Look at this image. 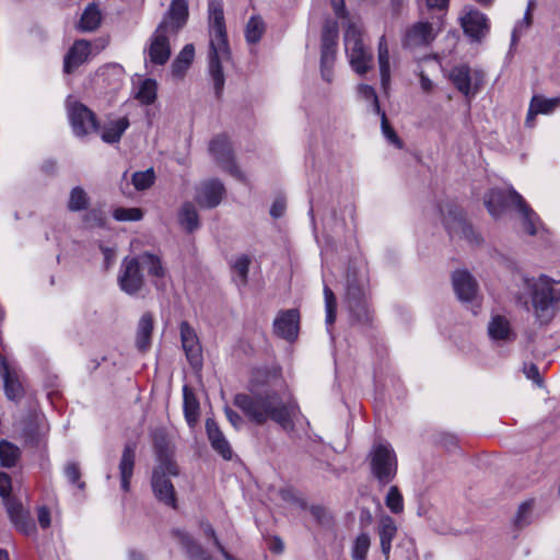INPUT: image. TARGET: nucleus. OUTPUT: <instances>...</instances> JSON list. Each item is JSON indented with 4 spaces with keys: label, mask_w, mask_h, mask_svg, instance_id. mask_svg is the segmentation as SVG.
<instances>
[{
    "label": "nucleus",
    "mask_w": 560,
    "mask_h": 560,
    "mask_svg": "<svg viewBox=\"0 0 560 560\" xmlns=\"http://www.w3.org/2000/svg\"><path fill=\"white\" fill-rule=\"evenodd\" d=\"M278 383L276 377L272 381L255 377L249 384V393L235 395L233 402L258 425L270 419L283 430L291 431L299 407L288 388Z\"/></svg>",
    "instance_id": "nucleus-1"
},
{
    "label": "nucleus",
    "mask_w": 560,
    "mask_h": 560,
    "mask_svg": "<svg viewBox=\"0 0 560 560\" xmlns=\"http://www.w3.org/2000/svg\"><path fill=\"white\" fill-rule=\"evenodd\" d=\"M186 0H172L171 5L143 49L145 67L164 66L171 57V38L186 24Z\"/></svg>",
    "instance_id": "nucleus-2"
},
{
    "label": "nucleus",
    "mask_w": 560,
    "mask_h": 560,
    "mask_svg": "<svg viewBox=\"0 0 560 560\" xmlns=\"http://www.w3.org/2000/svg\"><path fill=\"white\" fill-rule=\"evenodd\" d=\"M209 75L212 79L215 95L220 96L224 88L222 63L230 60L231 51L226 37L224 14L221 3H209Z\"/></svg>",
    "instance_id": "nucleus-3"
},
{
    "label": "nucleus",
    "mask_w": 560,
    "mask_h": 560,
    "mask_svg": "<svg viewBox=\"0 0 560 560\" xmlns=\"http://www.w3.org/2000/svg\"><path fill=\"white\" fill-rule=\"evenodd\" d=\"M515 299L526 311L533 307L537 319L546 323L553 315V305L560 300V293L546 276L522 277Z\"/></svg>",
    "instance_id": "nucleus-4"
},
{
    "label": "nucleus",
    "mask_w": 560,
    "mask_h": 560,
    "mask_svg": "<svg viewBox=\"0 0 560 560\" xmlns=\"http://www.w3.org/2000/svg\"><path fill=\"white\" fill-rule=\"evenodd\" d=\"M510 203L513 205L522 215L524 230L529 235L537 234L540 228V220L516 190L513 188L508 190L494 188L485 197V205L493 218L501 217Z\"/></svg>",
    "instance_id": "nucleus-5"
},
{
    "label": "nucleus",
    "mask_w": 560,
    "mask_h": 560,
    "mask_svg": "<svg viewBox=\"0 0 560 560\" xmlns=\"http://www.w3.org/2000/svg\"><path fill=\"white\" fill-rule=\"evenodd\" d=\"M370 466L373 477L380 485L386 486L397 474V456L388 443H375L370 451Z\"/></svg>",
    "instance_id": "nucleus-6"
},
{
    "label": "nucleus",
    "mask_w": 560,
    "mask_h": 560,
    "mask_svg": "<svg viewBox=\"0 0 560 560\" xmlns=\"http://www.w3.org/2000/svg\"><path fill=\"white\" fill-rule=\"evenodd\" d=\"M345 49L351 68L358 74H364L373 67V56L362 40V33L354 24L345 32Z\"/></svg>",
    "instance_id": "nucleus-7"
},
{
    "label": "nucleus",
    "mask_w": 560,
    "mask_h": 560,
    "mask_svg": "<svg viewBox=\"0 0 560 560\" xmlns=\"http://www.w3.org/2000/svg\"><path fill=\"white\" fill-rule=\"evenodd\" d=\"M443 214L444 225L452 238H463L470 244H477L480 242V237L474 231L472 226L464 219L462 211L454 205H447V214Z\"/></svg>",
    "instance_id": "nucleus-8"
},
{
    "label": "nucleus",
    "mask_w": 560,
    "mask_h": 560,
    "mask_svg": "<svg viewBox=\"0 0 560 560\" xmlns=\"http://www.w3.org/2000/svg\"><path fill=\"white\" fill-rule=\"evenodd\" d=\"M117 281L121 291L128 295H136L143 289L144 275L136 256L124 258Z\"/></svg>",
    "instance_id": "nucleus-9"
},
{
    "label": "nucleus",
    "mask_w": 560,
    "mask_h": 560,
    "mask_svg": "<svg viewBox=\"0 0 560 560\" xmlns=\"http://www.w3.org/2000/svg\"><path fill=\"white\" fill-rule=\"evenodd\" d=\"M338 28L335 22H327L322 34L320 72L325 81L332 80V68L336 59Z\"/></svg>",
    "instance_id": "nucleus-10"
},
{
    "label": "nucleus",
    "mask_w": 560,
    "mask_h": 560,
    "mask_svg": "<svg viewBox=\"0 0 560 560\" xmlns=\"http://www.w3.org/2000/svg\"><path fill=\"white\" fill-rule=\"evenodd\" d=\"M209 152L218 165L237 179H243V173L235 164L231 143L226 136L219 135L209 143Z\"/></svg>",
    "instance_id": "nucleus-11"
},
{
    "label": "nucleus",
    "mask_w": 560,
    "mask_h": 560,
    "mask_svg": "<svg viewBox=\"0 0 560 560\" xmlns=\"http://www.w3.org/2000/svg\"><path fill=\"white\" fill-rule=\"evenodd\" d=\"M448 77L455 88L467 98L474 97L482 83V73L479 70H471L467 65L452 68Z\"/></svg>",
    "instance_id": "nucleus-12"
},
{
    "label": "nucleus",
    "mask_w": 560,
    "mask_h": 560,
    "mask_svg": "<svg viewBox=\"0 0 560 560\" xmlns=\"http://www.w3.org/2000/svg\"><path fill=\"white\" fill-rule=\"evenodd\" d=\"M68 116L72 130L78 137H83L98 129L94 113L79 102L69 103Z\"/></svg>",
    "instance_id": "nucleus-13"
},
{
    "label": "nucleus",
    "mask_w": 560,
    "mask_h": 560,
    "mask_svg": "<svg viewBox=\"0 0 560 560\" xmlns=\"http://www.w3.org/2000/svg\"><path fill=\"white\" fill-rule=\"evenodd\" d=\"M171 475L167 472L166 466H155L152 472L151 487L158 501L176 509V493L174 486L168 478Z\"/></svg>",
    "instance_id": "nucleus-14"
},
{
    "label": "nucleus",
    "mask_w": 560,
    "mask_h": 560,
    "mask_svg": "<svg viewBox=\"0 0 560 560\" xmlns=\"http://www.w3.org/2000/svg\"><path fill=\"white\" fill-rule=\"evenodd\" d=\"M179 331L182 346L189 364L194 369H200L202 366V349L195 329L187 322H182Z\"/></svg>",
    "instance_id": "nucleus-15"
},
{
    "label": "nucleus",
    "mask_w": 560,
    "mask_h": 560,
    "mask_svg": "<svg viewBox=\"0 0 560 560\" xmlns=\"http://www.w3.org/2000/svg\"><path fill=\"white\" fill-rule=\"evenodd\" d=\"M460 22L464 33L472 42H480L489 31L487 16L475 9H469L465 15L460 18Z\"/></svg>",
    "instance_id": "nucleus-16"
},
{
    "label": "nucleus",
    "mask_w": 560,
    "mask_h": 560,
    "mask_svg": "<svg viewBox=\"0 0 560 560\" xmlns=\"http://www.w3.org/2000/svg\"><path fill=\"white\" fill-rule=\"evenodd\" d=\"M346 299L349 311L358 319H361L365 314L364 300H365V283L364 279L357 280L348 275Z\"/></svg>",
    "instance_id": "nucleus-17"
},
{
    "label": "nucleus",
    "mask_w": 560,
    "mask_h": 560,
    "mask_svg": "<svg viewBox=\"0 0 560 560\" xmlns=\"http://www.w3.org/2000/svg\"><path fill=\"white\" fill-rule=\"evenodd\" d=\"M435 38L432 24L428 22H417L407 28L402 37V46L406 48H417L429 45Z\"/></svg>",
    "instance_id": "nucleus-18"
},
{
    "label": "nucleus",
    "mask_w": 560,
    "mask_h": 560,
    "mask_svg": "<svg viewBox=\"0 0 560 560\" xmlns=\"http://www.w3.org/2000/svg\"><path fill=\"white\" fill-rule=\"evenodd\" d=\"M136 257L141 266L142 271L145 270L152 283L156 288H160L163 283V280L167 276V268L164 265L162 258L159 255L150 252L141 253Z\"/></svg>",
    "instance_id": "nucleus-19"
},
{
    "label": "nucleus",
    "mask_w": 560,
    "mask_h": 560,
    "mask_svg": "<svg viewBox=\"0 0 560 560\" xmlns=\"http://www.w3.org/2000/svg\"><path fill=\"white\" fill-rule=\"evenodd\" d=\"M452 282L458 300L463 302H471L476 299L478 294V283L468 271H454Z\"/></svg>",
    "instance_id": "nucleus-20"
},
{
    "label": "nucleus",
    "mask_w": 560,
    "mask_h": 560,
    "mask_svg": "<svg viewBox=\"0 0 560 560\" xmlns=\"http://www.w3.org/2000/svg\"><path fill=\"white\" fill-rule=\"evenodd\" d=\"M299 318L296 310L281 312L273 323L275 332L285 340H294L299 332Z\"/></svg>",
    "instance_id": "nucleus-21"
},
{
    "label": "nucleus",
    "mask_w": 560,
    "mask_h": 560,
    "mask_svg": "<svg viewBox=\"0 0 560 560\" xmlns=\"http://www.w3.org/2000/svg\"><path fill=\"white\" fill-rule=\"evenodd\" d=\"M225 194L223 184L218 179L203 182L197 192V202L205 208L217 207Z\"/></svg>",
    "instance_id": "nucleus-22"
},
{
    "label": "nucleus",
    "mask_w": 560,
    "mask_h": 560,
    "mask_svg": "<svg viewBox=\"0 0 560 560\" xmlns=\"http://www.w3.org/2000/svg\"><path fill=\"white\" fill-rule=\"evenodd\" d=\"M560 107V96L547 98L542 95H534L529 102L525 124L528 127L535 125L537 115H550Z\"/></svg>",
    "instance_id": "nucleus-23"
},
{
    "label": "nucleus",
    "mask_w": 560,
    "mask_h": 560,
    "mask_svg": "<svg viewBox=\"0 0 560 560\" xmlns=\"http://www.w3.org/2000/svg\"><path fill=\"white\" fill-rule=\"evenodd\" d=\"M7 512L10 520L15 527L25 535H30L35 532V524L31 520L27 513H25L21 503L12 500L11 498L4 500Z\"/></svg>",
    "instance_id": "nucleus-24"
},
{
    "label": "nucleus",
    "mask_w": 560,
    "mask_h": 560,
    "mask_svg": "<svg viewBox=\"0 0 560 560\" xmlns=\"http://www.w3.org/2000/svg\"><path fill=\"white\" fill-rule=\"evenodd\" d=\"M91 50L90 43L85 39L75 40L65 57L63 70L71 73L81 66L89 57Z\"/></svg>",
    "instance_id": "nucleus-25"
},
{
    "label": "nucleus",
    "mask_w": 560,
    "mask_h": 560,
    "mask_svg": "<svg viewBox=\"0 0 560 560\" xmlns=\"http://www.w3.org/2000/svg\"><path fill=\"white\" fill-rule=\"evenodd\" d=\"M489 337L494 341H512L516 335L511 327L510 320L503 315H493L488 324Z\"/></svg>",
    "instance_id": "nucleus-26"
},
{
    "label": "nucleus",
    "mask_w": 560,
    "mask_h": 560,
    "mask_svg": "<svg viewBox=\"0 0 560 560\" xmlns=\"http://www.w3.org/2000/svg\"><path fill=\"white\" fill-rule=\"evenodd\" d=\"M0 373L3 378L7 397L11 400L21 398L23 395L22 384L19 381L16 372L9 366L3 358H1L0 362Z\"/></svg>",
    "instance_id": "nucleus-27"
},
{
    "label": "nucleus",
    "mask_w": 560,
    "mask_h": 560,
    "mask_svg": "<svg viewBox=\"0 0 560 560\" xmlns=\"http://www.w3.org/2000/svg\"><path fill=\"white\" fill-rule=\"evenodd\" d=\"M206 430L212 447L224 458L231 459L232 450L218 423L213 419H207Z\"/></svg>",
    "instance_id": "nucleus-28"
},
{
    "label": "nucleus",
    "mask_w": 560,
    "mask_h": 560,
    "mask_svg": "<svg viewBox=\"0 0 560 560\" xmlns=\"http://www.w3.org/2000/svg\"><path fill=\"white\" fill-rule=\"evenodd\" d=\"M135 458L136 445L133 443L126 444L119 463L121 489L126 492L130 489V479L133 474Z\"/></svg>",
    "instance_id": "nucleus-29"
},
{
    "label": "nucleus",
    "mask_w": 560,
    "mask_h": 560,
    "mask_svg": "<svg viewBox=\"0 0 560 560\" xmlns=\"http://www.w3.org/2000/svg\"><path fill=\"white\" fill-rule=\"evenodd\" d=\"M377 533L380 536L382 552L385 558L388 559L392 549V541L397 534V525L395 521L388 515L382 516L378 522Z\"/></svg>",
    "instance_id": "nucleus-30"
},
{
    "label": "nucleus",
    "mask_w": 560,
    "mask_h": 560,
    "mask_svg": "<svg viewBox=\"0 0 560 560\" xmlns=\"http://www.w3.org/2000/svg\"><path fill=\"white\" fill-rule=\"evenodd\" d=\"M154 447L156 454V466H166L170 475L178 476L179 470L175 462L172 459V450L168 441L164 436H156L154 440Z\"/></svg>",
    "instance_id": "nucleus-31"
},
{
    "label": "nucleus",
    "mask_w": 560,
    "mask_h": 560,
    "mask_svg": "<svg viewBox=\"0 0 560 560\" xmlns=\"http://www.w3.org/2000/svg\"><path fill=\"white\" fill-rule=\"evenodd\" d=\"M377 62L381 75L382 89L387 92L390 83V63H389V49L386 36L382 35L378 40L377 47Z\"/></svg>",
    "instance_id": "nucleus-32"
},
{
    "label": "nucleus",
    "mask_w": 560,
    "mask_h": 560,
    "mask_svg": "<svg viewBox=\"0 0 560 560\" xmlns=\"http://www.w3.org/2000/svg\"><path fill=\"white\" fill-rule=\"evenodd\" d=\"M153 331V316L150 313H144L137 327L136 347L140 351H147L151 346V337Z\"/></svg>",
    "instance_id": "nucleus-33"
},
{
    "label": "nucleus",
    "mask_w": 560,
    "mask_h": 560,
    "mask_svg": "<svg viewBox=\"0 0 560 560\" xmlns=\"http://www.w3.org/2000/svg\"><path fill=\"white\" fill-rule=\"evenodd\" d=\"M173 535L177 538L191 560H212L202 547L198 545L186 532L175 529L173 530Z\"/></svg>",
    "instance_id": "nucleus-34"
},
{
    "label": "nucleus",
    "mask_w": 560,
    "mask_h": 560,
    "mask_svg": "<svg viewBox=\"0 0 560 560\" xmlns=\"http://www.w3.org/2000/svg\"><path fill=\"white\" fill-rule=\"evenodd\" d=\"M129 127L127 117H120L105 124L101 130V138L106 143H116Z\"/></svg>",
    "instance_id": "nucleus-35"
},
{
    "label": "nucleus",
    "mask_w": 560,
    "mask_h": 560,
    "mask_svg": "<svg viewBox=\"0 0 560 560\" xmlns=\"http://www.w3.org/2000/svg\"><path fill=\"white\" fill-rule=\"evenodd\" d=\"M183 397L185 419L187 423L192 427L199 417V401L188 385L183 387Z\"/></svg>",
    "instance_id": "nucleus-36"
},
{
    "label": "nucleus",
    "mask_w": 560,
    "mask_h": 560,
    "mask_svg": "<svg viewBox=\"0 0 560 560\" xmlns=\"http://www.w3.org/2000/svg\"><path fill=\"white\" fill-rule=\"evenodd\" d=\"M179 224L189 233L199 228V217L196 207L190 203H184L178 211Z\"/></svg>",
    "instance_id": "nucleus-37"
},
{
    "label": "nucleus",
    "mask_w": 560,
    "mask_h": 560,
    "mask_svg": "<svg viewBox=\"0 0 560 560\" xmlns=\"http://www.w3.org/2000/svg\"><path fill=\"white\" fill-rule=\"evenodd\" d=\"M194 56H195L194 45L192 44L185 45L172 65L173 74L176 77H182L186 72V70L188 69L190 63L192 62Z\"/></svg>",
    "instance_id": "nucleus-38"
},
{
    "label": "nucleus",
    "mask_w": 560,
    "mask_h": 560,
    "mask_svg": "<svg viewBox=\"0 0 560 560\" xmlns=\"http://www.w3.org/2000/svg\"><path fill=\"white\" fill-rule=\"evenodd\" d=\"M101 24V12L95 4H90L84 10L81 20L80 28L83 32L95 31Z\"/></svg>",
    "instance_id": "nucleus-39"
},
{
    "label": "nucleus",
    "mask_w": 560,
    "mask_h": 560,
    "mask_svg": "<svg viewBox=\"0 0 560 560\" xmlns=\"http://www.w3.org/2000/svg\"><path fill=\"white\" fill-rule=\"evenodd\" d=\"M136 98L144 105L152 104L156 98V82L153 79H145L140 83Z\"/></svg>",
    "instance_id": "nucleus-40"
},
{
    "label": "nucleus",
    "mask_w": 560,
    "mask_h": 560,
    "mask_svg": "<svg viewBox=\"0 0 560 560\" xmlns=\"http://www.w3.org/2000/svg\"><path fill=\"white\" fill-rule=\"evenodd\" d=\"M88 206L89 196L85 190L80 186L72 188L68 200V209L72 212H78L85 210Z\"/></svg>",
    "instance_id": "nucleus-41"
},
{
    "label": "nucleus",
    "mask_w": 560,
    "mask_h": 560,
    "mask_svg": "<svg viewBox=\"0 0 560 560\" xmlns=\"http://www.w3.org/2000/svg\"><path fill=\"white\" fill-rule=\"evenodd\" d=\"M20 457V450L10 442H0V465L4 467H12L15 465Z\"/></svg>",
    "instance_id": "nucleus-42"
},
{
    "label": "nucleus",
    "mask_w": 560,
    "mask_h": 560,
    "mask_svg": "<svg viewBox=\"0 0 560 560\" xmlns=\"http://www.w3.org/2000/svg\"><path fill=\"white\" fill-rule=\"evenodd\" d=\"M371 546V538L369 534L361 533L354 539L351 548V557L353 560H366V555Z\"/></svg>",
    "instance_id": "nucleus-43"
},
{
    "label": "nucleus",
    "mask_w": 560,
    "mask_h": 560,
    "mask_svg": "<svg viewBox=\"0 0 560 560\" xmlns=\"http://www.w3.org/2000/svg\"><path fill=\"white\" fill-rule=\"evenodd\" d=\"M249 265L250 259L247 255H240L234 260L233 272L235 275V281H237L241 285H245L247 282Z\"/></svg>",
    "instance_id": "nucleus-44"
},
{
    "label": "nucleus",
    "mask_w": 560,
    "mask_h": 560,
    "mask_svg": "<svg viewBox=\"0 0 560 560\" xmlns=\"http://www.w3.org/2000/svg\"><path fill=\"white\" fill-rule=\"evenodd\" d=\"M386 506L395 514H400L404 511V498L397 486H392L385 498Z\"/></svg>",
    "instance_id": "nucleus-45"
},
{
    "label": "nucleus",
    "mask_w": 560,
    "mask_h": 560,
    "mask_svg": "<svg viewBox=\"0 0 560 560\" xmlns=\"http://www.w3.org/2000/svg\"><path fill=\"white\" fill-rule=\"evenodd\" d=\"M358 94L359 96L368 102L371 106V110L375 114H382L378 97L376 95V92L373 86L368 84H360L358 88Z\"/></svg>",
    "instance_id": "nucleus-46"
},
{
    "label": "nucleus",
    "mask_w": 560,
    "mask_h": 560,
    "mask_svg": "<svg viewBox=\"0 0 560 560\" xmlns=\"http://www.w3.org/2000/svg\"><path fill=\"white\" fill-rule=\"evenodd\" d=\"M155 179L153 168H148L143 172H136L132 174L131 180L137 190H144L150 188Z\"/></svg>",
    "instance_id": "nucleus-47"
},
{
    "label": "nucleus",
    "mask_w": 560,
    "mask_h": 560,
    "mask_svg": "<svg viewBox=\"0 0 560 560\" xmlns=\"http://www.w3.org/2000/svg\"><path fill=\"white\" fill-rule=\"evenodd\" d=\"M265 31L264 22L260 18H250L246 26V39L248 43H257L260 40Z\"/></svg>",
    "instance_id": "nucleus-48"
},
{
    "label": "nucleus",
    "mask_w": 560,
    "mask_h": 560,
    "mask_svg": "<svg viewBox=\"0 0 560 560\" xmlns=\"http://www.w3.org/2000/svg\"><path fill=\"white\" fill-rule=\"evenodd\" d=\"M324 296H325V310H326V325L330 326L336 320V298L332 290L325 285L324 287Z\"/></svg>",
    "instance_id": "nucleus-49"
},
{
    "label": "nucleus",
    "mask_w": 560,
    "mask_h": 560,
    "mask_svg": "<svg viewBox=\"0 0 560 560\" xmlns=\"http://www.w3.org/2000/svg\"><path fill=\"white\" fill-rule=\"evenodd\" d=\"M534 7V1L533 0H529L528 2V7H527V10L524 14V18L522 21H520L513 32H512V45L516 44V42L518 40L520 36L522 35V33L527 30L530 24H532V9Z\"/></svg>",
    "instance_id": "nucleus-50"
},
{
    "label": "nucleus",
    "mask_w": 560,
    "mask_h": 560,
    "mask_svg": "<svg viewBox=\"0 0 560 560\" xmlns=\"http://www.w3.org/2000/svg\"><path fill=\"white\" fill-rule=\"evenodd\" d=\"M113 217L117 221H140L143 213L139 208H117L114 210Z\"/></svg>",
    "instance_id": "nucleus-51"
},
{
    "label": "nucleus",
    "mask_w": 560,
    "mask_h": 560,
    "mask_svg": "<svg viewBox=\"0 0 560 560\" xmlns=\"http://www.w3.org/2000/svg\"><path fill=\"white\" fill-rule=\"evenodd\" d=\"M65 475L69 482L77 485L79 489H84L85 483L80 481L81 470L77 463H69L65 468Z\"/></svg>",
    "instance_id": "nucleus-52"
},
{
    "label": "nucleus",
    "mask_w": 560,
    "mask_h": 560,
    "mask_svg": "<svg viewBox=\"0 0 560 560\" xmlns=\"http://www.w3.org/2000/svg\"><path fill=\"white\" fill-rule=\"evenodd\" d=\"M380 115H381V118H382V131H383V135L385 136V138L390 143H393L397 148H401L402 147V142L400 141V139L396 135L395 130L389 126L385 113H382Z\"/></svg>",
    "instance_id": "nucleus-53"
},
{
    "label": "nucleus",
    "mask_w": 560,
    "mask_h": 560,
    "mask_svg": "<svg viewBox=\"0 0 560 560\" xmlns=\"http://www.w3.org/2000/svg\"><path fill=\"white\" fill-rule=\"evenodd\" d=\"M83 221L89 226H103L105 224V215L102 210L91 209L84 214Z\"/></svg>",
    "instance_id": "nucleus-54"
},
{
    "label": "nucleus",
    "mask_w": 560,
    "mask_h": 560,
    "mask_svg": "<svg viewBox=\"0 0 560 560\" xmlns=\"http://www.w3.org/2000/svg\"><path fill=\"white\" fill-rule=\"evenodd\" d=\"M532 511V503L524 502L520 505L517 513L514 517V524L517 527H523L528 523L529 514Z\"/></svg>",
    "instance_id": "nucleus-55"
},
{
    "label": "nucleus",
    "mask_w": 560,
    "mask_h": 560,
    "mask_svg": "<svg viewBox=\"0 0 560 560\" xmlns=\"http://www.w3.org/2000/svg\"><path fill=\"white\" fill-rule=\"evenodd\" d=\"M11 491V478L5 472H0V497L4 500L9 499Z\"/></svg>",
    "instance_id": "nucleus-56"
},
{
    "label": "nucleus",
    "mask_w": 560,
    "mask_h": 560,
    "mask_svg": "<svg viewBox=\"0 0 560 560\" xmlns=\"http://www.w3.org/2000/svg\"><path fill=\"white\" fill-rule=\"evenodd\" d=\"M224 412H225V416H226L228 420L230 421V423L235 429H240L243 425L244 420H243V418L236 411H234L231 408L226 407L224 409Z\"/></svg>",
    "instance_id": "nucleus-57"
},
{
    "label": "nucleus",
    "mask_w": 560,
    "mask_h": 560,
    "mask_svg": "<svg viewBox=\"0 0 560 560\" xmlns=\"http://www.w3.org/2000/svg\"><path fill=\"white\" fill-rule=\"evenodd\" d=\"M285 210V202L282 199H277L273 201L270 208V215L275 219H278L283 215Z\"/></svg>",
    "instance_id": "nucleus-58"
},
{
    "label": "nucleus",
    "mask_w": 560,
    "mask_h": 560,
    "mask_svg": "<svg viewBox=\"0 0 560 560\" xmlns=\"http://www.w3.org/2000/svg\"><path fill=\"white\" fill-rule=\"evenodd\" d=\"M37 518L40 527L47 528L50 526V512L47 508L42 506L38 509Z\"/></svg>",
    "instance_id": "nucleus-59"
},
{
    "label": "nucleus",
    "mask_w": 560,
    "mask_h": 560,
    "mask_svg": "<svg viewBox=\"0 0 560 560\" xmlns=\"http://www.w3.org/2000/svg\"><path fill=\"white\" fill-rule=\"evenodd\" d=\"M524 373L527 378L533 380L535 383H540L539 370L535 364H529L524 368Z\"/></svg>",
    "instance_id": "nucleus-60"
},
{
    "label": "nucleus",
    "mask_w": 560,
    "mask_h": 560,
    "mask_svg": "<svg viewBox=\"0 0 560 560\" xmlns=\"http://www.w3.org/2000/svg\"><path fill=\"white\" fill-rule=\"evenodd\" d=\"M331 7L338 18L347 16L345 0H331Z\"/></svg>",
    "instance_id": "nucleus-61"
},
{
    "label": "nucleus",
    "mask_w": 560,
    "mask_h": 560,
    "mask_svg": "<svg viewBox=\"0 0 560 560\" xmlns=\"http://www.w3.org/2000/svg\"><path fill=\"white\" fill-rule=\"evenodd\" d=\"M427 4L430 9L443 10L447 7L448 0H427Z\"/></svg>",
    "instance_id": "nucleus-62"
},
{
    "label": "nucleus",
    "mask_w": 560,
    "mask_h": 560,
    "mask_svg": "<svg viewBox=\"0 0 560 560\" xmlns=\"http://www.w3.org/2000/svg\"><path fill=\"white\" fill-rule=\"evenodd\" d=\"M420 85L424 92H430L433 88L432 81L423 73L420 75Z\"/></svg>",
    "instance_id": "nucleus-63"
},
{
    "label": "nucleus",
    "mask_w": 560,
    "mask_h": 560,
    "mask_svg": "<svg viewBox=\"0 0 560 560\" xmlns=\"http://www.w3.org/2000/svg\"><path fill=\"white\" fill-rule=\"evenodd\" d=\"M128 560H145V558L142 552L132 549L128 551Z\"/></svg>",
    "instance_id": "nucleus-64"
}]
</instances>
